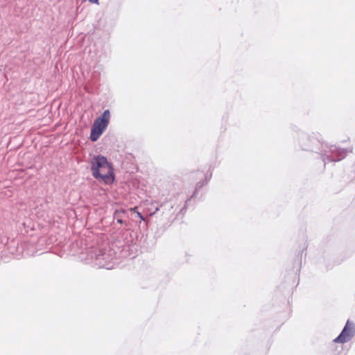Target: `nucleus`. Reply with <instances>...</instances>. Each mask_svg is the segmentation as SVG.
<instances>
[{"instance_id":"nucleus-1","label":"nucleus","mask_w":355,"mask_h":355,"mask_svg":"<svg viewBox=\"0 0 355 355\" xmlns=\"http://www.w3.org/2000/svg\"><path fill=\"white\" fill-rule=\"evenodd\" d=\"M91 169L93 176L106 184H112L114 175L112 164L102 155L94 156L91 161Z\"/></svg>"},{"instance_id":"nucleus-2","label":"nucleus","mask_w":355,"mask_h":355,"mask_svg":"<svg viewBox=\"0 0 355 355\" xmlns=\"http://www.w3.org/2000/svg\"><path fill=\"white\" fill-rule=\"evenodd\" d=\"M110 119V112L108 110H106L94 121L90 135V139L92 141H96L103 134L109 124Z\"/></svg>"},{"instance_id":"nucleus-3","label":"nucleus","mask_w":355,"mask_h":355,"mask_svg":"<svg viewBox=\"0 0 355 355\" xmlns=\"http://www.w3.org/2000/svg\"><path fill=\"white\" fill-rule=\"evenodd\" d=\"M355 333L354 324L347 321L340 334L336 338L334 341L335 343H345L350 340Z\"/></svg>"},{"instance_id":"nucleus-4","label":"nucleus","mask_w":355,"mask_h":355,"mask_svg":"<svg viewBox=\"0 0 355 355\" xmlns=\"http://www.w3.org/2000/svg\"><path fill=\"white\" fill-rule=\"evenodd\" d=\"M89 2L92 3H95V4H97L98 5L99 4V1L98 0H89Z\"/></svg>"},{"instance_id":"nucleus-5","label":"nucleus","mask_w":355,"mask_h":355,"mask_svg":"<svg viewBox=\"0 0 355 355\" xmlns=\"http://www.w3.org/2000/svg\"><path fill=\"white\" fill-rule=\"evenodd\" d=\"M137 214L138 217H139L140 219H141V220H144V217H143V216L141 215V213H139V212L137 211Z\"/></svg>"},{"instance_id":"nucleus-6","label":"nucleus","mask_w":355,"mask_h":355,"mask_svg":"<svg viewBox=\"0 0 355 355\" xmlns=\"http://www.w3.org/2000/svg\"><path fill=\"white\" fill-rule=\"evenodd\" d=\"M137 209V207H134L133 209H132V210H133L134 211H136V209Z\"/></svg>"}]
</instances>
